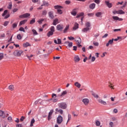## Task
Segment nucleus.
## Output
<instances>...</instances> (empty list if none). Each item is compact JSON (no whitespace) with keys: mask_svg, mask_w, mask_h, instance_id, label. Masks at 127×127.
Masks as SVG:
<instances>
[{"mask_svg":"<svg viewBox=\"0 0 127 127\" xmlns=\"http://www.w3.org/2000/svg\"><path fill=\"white\" fill-rule=\"evenodd\" d=\"M50 31L48 32L47 33L48 37H50L52 35L54 34V32H55V26H51L50 28Z\"/></svg>","mask_w":127,"mask_h":127,"instance_id":"obj_1","label":"nucleus"},{"mask_svg":"<svg viewBox=\"0 0 127 127\" xmlns=\"http://www.w3.org/2000/svg\"><path fill=\"white\" fill-rule=\"evenodd\" d=\"M58 106L63 110H65L67 108V104L65 102H62L58 104Z\"/></svg>","mask_w":127,"mask_h":127,"instance_id":"obj_2","label":"nucleus"},{"mask_svg":"<svg viewBox=\"0 0 127 127\" xmlns=\"http://www.w3.org/2000/svg\"><path fill=\"white\" fill-rule=\"evenodd\" d=\"M54 7L56 9H58V13H59V14H62L63 13L62 10H61V8H63L62 6L60 5H56L54 6Z\"/></svg>","mask_w":127,"mask_h":127,"instance_id":"obj_3","label":"nucleus"},{"mask_svg":"<svg viewBox=\"0 0 127 127\" xmlns=\"http://www.w3.org/2000/svg\"><path fill=\"white\" fill-rule=\"evenodd\" d=\"M63 122V117L61 115H59L57 118V123L58 125H61Z\"/></svg>","mask_w":127,"mask_h":127,"instance_id":"obj_4","label":"nucleus"},{"mask_svg":"<svg viewBox=\"0 0 127 127\" xmlns=\"http://www.w3.org/2000/svg\"><path fill=\"white\" fill-rule=\"evenodd\" d=\"M0 117H1L2 119H4V118L8 117V114L6 113V112H3V111L0 110Z\"/></svg>","mask_w":127,"mask_h":127,"instance_id":"obj_5","label":"nucleus"},{"mask_svg":"<svg viewBox=\"0 0 127 127\" xmlns=\"http://www.w3.org/2000/svg\"><path fill=\"white\" fill-rule=\"evenodd\" d=\"M22 53H23V51H22L16 50L13 53V54L14 56L18 57L20 56Z\"/></svg>","mask_w":127,"mask_h":127,"instance_id":"obj_6","label":"nucleus"},{"mask_svg":"<svg viewBox=\"0 0 127 127\" xmlns=\"http://www.w3.org/2000/svg\"><path fill=\"white\" fill-rule=\"evenodd\" d=\"M82 102L85 106H88L89 105V103H90V100H89L88 98H84L82 99Z\"/></svg>","mask_w":127,"mask_h":127,"instance_id":"obj_7","label":"nucleus"},{"mask_svg":"<svg viewBox=\"0 0 127 127\" xmlns=\"http://www.w3.org/2000/svg\"><path fill=\"white\" fill-rule=\"evenodd\" d=\"M75 41L76 42V43H78V44H81L82 43V40L81 39V38L80 37H77L75 39Z\"/></svg>","mask_w":127,"mask_h":127,"instance_id":"obj_8","label":"nucleus"},{"mask_svg":"<svg viewBox=\"0 0 127 127\" xmlns=\"http://www.w3.org/2000/svg\"><path fill=\"white\" fill-rule=\"evenodd\" d=\"M54 112V111L53 110H51L50 112L49 113V115L48 116V120L49 121H50V120H51V116H52V114H53Z\"/></svg>","mask_w":127,"mask_h":127,"instance_id":"obj_9","label":"nucleus"},{"mask_svg":"<svg viewBox=\"0 0 127 127\" xmlns=\"http://www.w3.org/2000/svg\"><path fill=\"white\" fill-rule=\"evenodd\" d=\"M112 17L114 20H119V21H122V20H124L123 18H119L118 16H113Z\"/></svg>","mask_w":127,"mask_h":127,"instance_id":"obj_10","label":"nucleus"},{"mask_svg":"<svg viewBox=\"0 0 127 127\" xmlns=\"http://www.w3.org/2000/svg\"><path fill=\"white\" fill-rule=\"evenodd\" d=\"M57 30H59V31H62V30L63 29V26L62 25H58L57 26Z\"/></svg>","mask_w":127,"mask_h":127,"instance_id":"obj_11","label":"nucleus"},{"mask_svg":"<svg viewBox=\"0 0 127 127\" xmlns=\"http://www.w3.org/2000/svg\"><path fill=\"white\" fill-rule=\"evenodd\" d=\"M105 3L108 7H109V8H111V7L113 6V4L112 3H110L109 1H105Z\"/></svg>","mask_w":127,"mask_h":127,"instance_id":"obj_12","label":"nucleus"},{"mask_svg":"<svg viewBox=\"0 0 127 127\" xmlns=\"http://www.w3.org/2000/svg\"><path fill=\"white\" fill-rule=\"evenodd\" d=\"M65 44L67 45L68 47H69V48H71V47L73 46V43L72 42L66 41L65 42Z\"/></svg>","mask_w":127,"mask_h":127,"instance_id":"obj_13","label":"nucleus"},{"mask_svg":"<svg viewBox=\"0 0 127 127\" xmlns=\"http://www.w3.org/2000/svg\"><path fill=\"white\" fill-rule=\"evenodd\" d=\"M71 14H72V15H73V16H76V14H77V9H73L71 12Z\"/></svg>","mask_w":127,"mask_h":127,"instance_id":"obj_14","label":"nucleus"},{"mask_svg":"<svg viewBox=\"0 0 127 127\" xmlns=\"http://www.w3.org/2000/svg\"><path fill=\"white\" fill-rule=\"evenodd\" d=\"M53 13L54 12L52 11H50L48 13L49 17H50V18H52V19H53V18H54V15H53Z\"/></svg>","mask_w":127,"mask_h":127,"instance_id":"obj_15","label":"nucleus"},{"mask_svg":"<svg viewBox=\"0 0 127 127\" xmlns=\"http://www.w3.org/2000/svg\"><path fill=\"white\" fill-rule=\"evenodd\" d=\"M113 43H114V39L109 40L108 43L106 44L107 47H109V45H110L111 44H113Z\"/></svg>","mask_w":127,"mask_h":127,"instance_id":"obj_16","label":"nucleus"},{"mask_svg":"<svg viewBox=\"0 0 127 127\" xmlns=\"http://www.w3.org/2000/svg\"><path fill=\"white\" fill-rule=\"evenodd\" d=\"M98 102L100 103V104H101V105H104V106H106V105H107V102H106L105 101H104L102 99H99Z\"/></svg>","mask_w":127,"mask_h":127,"instance_id":"obj_17","label":"nucleus"},{"mask_svg":"<svg viewBox=\"0 0 127 127\" xmlns=\"http://www.w3.org/2000/svg\"><path fill=\"white\" fill-rule=\"evenodd\" d=\"M74 60L75 62H79V61H80V58L79 57V56H75L74 58Z\"/></svg>","mask_w":127,"mask_h":127,"instance_id":"obj_18","label":"nucleus"},{"mask_svg":"<svg viewBox=\"0 0 127 127\" xmlns=\"http://www.w3.org/2000/svg\"><path fill=\"white\" fill-rule=\"evenodd\" d=\"M91 28L89 27H85L82 29V32H87V31H89V30H90Z\"/></svg>","mask_w":127,"mask_h":127,"instance_id":"obj_19","label":"nucleus"},{"mask_svg":"<svg viewBox=\"0 0 127 127\" xmlns=\"http://www.w3.org/2000/svg\"><path fill=\"white\" fill-rule=\"evenodd\" d=\"M96 7V4L95 3H92L89 5V8L91 9H94Z\"/></svg>","mask_w":127,"mask_h":127,"instance_id":"obj_20","label":"nucleus"},{"mask_svg":"<svg viewBox=\"0 0 127 127\" xmlns=\"http://www.w3.org/2000/svg\"><path fill=\"white\" fill-rule=\"evenodd\" d=\"M78 28H79V24L75 23L74 27H73V30H76V29H78Z\"/></svg>","mask_w":127,"mask_h":127,"instance_id":"obj_21","label":"nucleus"},{"mask_svg":"<svg viewBox=\"0 0 127 127\" xmlns=\"http://www.w3.org/2000/svg\"><path fill=\"white\" fill-rule=\"evenodd\" d=\"M27 22V19H25L24 20L21 21L19 23V25L20 26L22 25V24H24Z\"/></svg>","mask_w":127,"mask_h":127,"instance_id":"obj_22","label":"nucleus"},{"mask_svg":"<svg viewBox=\"0 0 127 127\" xmlns=\"http://www.w3.org/2000/svg\"><path fill=\"white\" fill-rule=\"evenodd\" d=\"M59 23V22H58V19H56L54 20L53 24V25H56Z\"/></svg>","mask_w":127,"mask_h":127,"instance_id":"obj_23","label":"nucleus"},{"mask_svg":"<svg viewBox=\"0 0 127 127\" xmlns=\"http://www.w3.org/2000/svg\"><path fill=\"white\" fill-rule=\"evenodd\" d=\"M23 47L26 48V47H28V46H31V45H30V44H29V43L26 42V43L23 44Z\"/></svg>","mask_w":127,"mask_h":127,"instance_id":"obj_24","label":"nucleus"},{"mask_svg":"<svg viewBox=\"0 0 127 127\" xmlns=\"http://www.w3.org/2000/svg\"><path fill=\"white\" fill-rule=\"evenodd\" d=\"M74 86H76V87H77V88H80L81 87V84L78 82H75Z\"/></svg>","mask_w":127,"mask_h":127,"instance_id":"obj_25","label":"nucleus"},{"mask_svg":"<svg viewBox=\"0 0 127 127\" xmlns=\"http://www.w3.org/2000/svg\"><path fill=\"white\" fill-rule=\"evenodd\" d=\"M8 89H9V90H10V91H14V86H13V85H10L9 86Z\"/></svg>","mask_w":127,"mask_h":127,"instance_id":"obj_26","label":"nucleus"},{"mask_svg":"<svg viewBox=\"0 0 127 127\" xmlns=\"http://www.w3.org/2000/svg\"><path fill=\"white\" fill-rule=\"evenodd\" d=\"M85 26H86V27H88V28H90V26H91V23H90V22H86L85 24Z\"/></svg>","mask_w":127,"mask_h":127,"instance_id":"obj_27","label":"nucleus"},{"mask_svg":"<svg viewBox=\"0 0 127 127\" xmlns=\"http://www.w3.org/2000/svg\"><path fill=\"white\" fill-rule=\"evenodd\" d=\"M67 94V91H64L62 92L61 95H58L59 97H63V96H65Z\"/></svg>","mask_w":127,"mask_h":127,"instance_id":"obj_28","label":"nucleus"},{"mask_svg":"<svg viewBox=\"0 0 127 127\" xmlns=\"http://www.w3.org/2000/svg\"><path fill=\"white\" fill-rule=\"evenodd\" d=\"M69 29V25L66 26L64 30V33H66L67 32V30Z\"/></svg>","mask_w":127,"mask_h":127,"instance_id":"obj_29","label":"nucleus"},{"mask_svg":"<svg viewBox=\"0 0 127 127\" xmlns=\"http://www.w3.org/2000/svg\"><path fill=\"white\" fill-rule=\"evenodd\" d=\"M83 15H84L83 12L79 13L77 15L76 17V18H79V17H80L81 16H83Z\"/></svg>","mask_w":127,"mask_h":127,"instance_id":"obj_30","label":"nucleus"},{"mask_svg":"<svg viewBox=\"0 0 127 127\" xmlns=\"http://www.w3.org/2000/svg\"><path fill=\"white\" fill-rule=\"evenodd\" d=\"M12 7V3H11V2H10L8 4L7 8H8V9H11Z\"/></svg>","mask_w":127,"mask_h":127,"instance_id":"obj_31","label":"nucleus"},{"mask_svg":"<svg viewBox=\"0 0 127 127\" xmlns=\"http://www.w3.org/2000/svg\"><path fill=\"white\" fill-rule=\"evenodd\" d=\"M34 123H35V120H34V119H32L30 125V127H33V124H34Z\"/></svg>","mask_w":127,"mask_h":127,"instance_id":"obj_32","label":"nucleus"},{"mask_svg":"<svg viewBox=\"0 0 127 127\" xmlns=\"http://www.w3.org/2000/svg\"><path fill=\"white\" fill-rule=\"evenodd\" d=\"M95 15L97 17H100L102 15V13L101 12H98L95 14Z\"/></svg>","mask_w":127,"mask_h":127,"instance_id":"obj_33","label":"nucleus"},{"mask_svg":"<svg viewBox=\"0 0 127 127\" xmlns=\"http://www.w3.org/2000/svg\"><path fill=\"white\" fill-rule=\"evenodd\" d=\"M43 5H45L46 6H48L49 5V3L47 1H44L43 4L41 5V6H43Z\"/></svg>","mask_w":127,"mask_h":127,"instance_id":"obj_34","label":"nucleus"},{"mask_svg":"<svg viewBox=\"0 0 127 127\" xmlns=\"http://www.w3.org/2000/svg\"><path fill=\"white\" fill-rule=\"evenodd\" d=\"M118 14H125V12L123 10H118Z\"/></svg>","mask_w":127,"mask_h":127,"instance_id":"obj_35","label":"nucleus"},{"mask_svg":"<svg viewBox=\"0 0 127 127\" xmlns=\"http://www.w3.org/2000/svg\"><path fill=\"white\" fill-rule=\"evenodd\" d=\"M33 23H35V18H33L30 22V24H33Z\"/></svg>","mask_w":127,"mask_h":127,"instance_id":"obj_36","label":"nucleus"},{"mask_svg":"<svg viewBox=\"0 0 127 127\" xmlns=\"http://www.w3.org/2000/svg\"><path fill=\"white\" fill-rule=\"evenodd\" d=\"M72 117L70 114H68V120L66 124H68V122L71 120Z\"/></svg>","mask_w":127,"mask_h":127,"instance_id":"obj_37","label":"nucleus"},{"mask_svg":"<svg viewBox=\"0 0 127 127\" xmlns=\"http://www.w3.org/2000/svg\"><path fill=\"white\" fill-rule=\"evenodd\" d=\"M118 40H120V41H122V40H123V39H125L126 37H118Z\"/></svg>","mask_w":127,"mask_h":127,"instance_id":"obj_38","label":"nucleus"},{"mask_svg":"<svg viewBox=\"0 0 127 127\" xmlns=\"http://www.w3.org/2000/svg\"><path fill=\"white\" fill-rule=\"evenodd\" d=\"M17 38L19 40H20V39H21L22 38V36H21V35L20 34H18L17 36Z\"/></svg>","mask_w":127,"mask_h":127,"instance_id":"obj_39","label":"nucleus"},{"mask_svg":"<svg viewBox=\"0 0 127 127\" xmlns=\"http://www.w3.org/2000/svg\"><path fill=\"white\" fill-rule=\"evenodd\" d=\"M100 125H101V123H100L99 121H96V126H97V127H100Z\"/></svg>","mask_w":127,"mask_h":127,"instance_id":"obj_40","label":"nucleus"},{"mask_svg":"<svg viewBox=\"0 0 127 127\" xmlns=\"http://www.w3.org/2000/svg\"><path fill=\"white\" fill-rule=\"evenodd\" d=\"M28 16H30V14L28 13L24 14V17H28Z\"/></svg>","mask_w":127,"mask_h":127,"instance_id":"obj_41","label":"nucleus"},{"mask_svg":"<svg viewBox=\"0 0 127 127\" xmlns=\"http://www.w3.org/2000/svg\"><path fill=\"white\" fill-rule=\"evenodd\" d=\"M17 23H14L12 25V27L13 28H15V27H17Z\"/></svg>","mask_w":127,"mask_h":127,"instance_id":"obj_42","label":"nucleus"},{"mask_svg":"<svg viewBox=\"0 0 127 127\" xmlns=\"http://www.w3.org/2000/svg\"><path fill=\"white\" fill-rule=\"evenodd\" d=\"M44 21V19H41L38 21V23H39V24H41V23H42V22Z\"/></svg>","mask_w":127,"mask_h":127,"instance_id":"obj_43","label":"nucleus"},{"mask_svg":"<svg viewBox=\"0 0 127 127\" xmlns=\"http://www.w3.org/2000/svg\"><path fill=\"white\" fill-rule=\"evenodd\" d=\"M19 31H23V32H25V30H24V28H23V27H21L19 29Z\"/></svg>","mask_w":127,"mask_h":127,"instance_id":"obj_44","label":"nucleus"},{"mask_svg":"<svg viewBox=\"0 0 127 127\" xmlns=\"http://www.w3.org/2000/svg\"><path fill=\"white\" fill-rule=\"evenodd\" d=\"M93 45H94L95 46H99V43L97 42H95L94 41L93 42Z\"/></svg>","mask_w":127,"mask_h":127,"instance_id":"obj_45","label":"nucleus"},{"mask_svg":"<svg viewBox=\"0 0 127 127\" xmlns=\"http://www.w3.org/2000/svg\"><path fill=\"white\" fill-rule=\"evenodd\" d=\"M6 13H7V10H5L4 11L3 13L2 14V16H4L5 14H6Z\"/></svg>","mask_w":127,"mask_h":127,"instance_id":"obj_46","label":"nucleus"},{"mask_svg":"<svg viewBox=\"0 0 127 127\" xmlns=\"http://www.w3.org/2000/svg\"><path fill=\"white\" fill-rule=\"evenodd\" d=\"M8 23H9V22H8V21H6L4 22V26H7V24H8Z\"/></svg>","mask_w":127,"mask_h":127,"instance_id":"obj_47","label":"nucleus"},{"mask_svg":"<svg viewBox=\"0 0 127 127\" xmlns=\"http://www.w3.org/2000/svg\"><path fill=\"white\" fill-rule=\"evenodd\" d=\"M109 127H114V123L111 122L109 123Z\"/></svg>","mask_w":127,"mask_h":127,"instance_id":"obj_48","label":"nucleus"},{"mask_svg":"<svg viewBox=\"0 0 127 127\" xmlns=\"http://www.w3.org/2000/svg\"><path fill=\"white\" fill-rule=\"evenodd\" d=\"M92 95L93 96V97H94V98H99V95H97L95 93H92Z\"/></svg>","mask_w":127,"mask_h":127,"instance_id":"obj_49","label":"nucleus"},{"mask_svg":"<svg viewBox=\"0 0 127 127\" xmlns=\"http://www.w3.org/2000/svg\"><path fill=\"white\" fill-rule=\"evenodd\" d=\"M65 4H70L71 3V1L70 0H66L65 1Z\"/></svg>","mask_w":127,"mask_h":127,"instance_id":"obj_50","label":"nucleus"},{"mask_svg":"<svg viewBox=\"0 0 127 127\" xmlns=\"http://www.w3.org/2000/svg\"><path fill=\"white\" fill-rule=\"evenodd\" d=\"M32 32H33V34H35V35H37V32H36V30L35 29L32 30Z\"/></svg>","mask_w":127,"mask_h":127,"instance_id":"obj_51","label":"nucleus"},{"mask_svg":"<svg viewBox=\"0 0 127 127\" xmlns=\"http://www.w3.org/2000/svg\"><path fill=\"white\" fill-rule=\"evenodd\" d=\"M3 58V54L0 53V60Z\"/></svg>","mask_w":127,"mask_h":127,"instance_id":"obj_52","label":"nucleus"},{"mask_svg":"<svg viewBox=\"0 0 127 127\" xmlns=\"http://www.w3.org/2000/svg\"><path fill=\"white\" fill-rule=\"evenodd\" d=\"M24 119H25V117H23V116H22L21 117V118L20 119V121L21 122H23V121L24 120Z\"/></svg>","mask_w":127,"mask_h":127,"instance_id":"obj_53","label":"nucleus"},{"mask_svg":"<svg viewBox=\"0 0 127 127\" xmlns=\"http://www.w3.org/2000/svg\"><path fill=\"white\" fill-rule=\"evenodd\" d=\"M96 60V58L95 57H91V62H94Z\"/></svg>","mask_w":127,"mask_h":127,"instance_id":"obj_54","label":"nucleus"},{"mask_svg":"<svg viewBox=\"0 0 127 127\" xmlns=\"http://www.w3.org/2000/svg\"><path fill=\"white\" fill-rule=\"evenodd\" d=\"M43 15H46L47 14V11L46 10H44L42 13Z\"/></svg>","mask_w":127,"mask_h":127,"instance_id":"obj_55","label":"nucleus"},{"mask_svg":"<svg viewBox=\"0 0 127 127\" xmlns=\"http://www.w3.org/2000/svg\"><path fill=\"white\" fill-rule=\"evenodd\" d=\"M68 38L69 40H74V39H75V38L72 37H68Z\"/></svg>","mask_w":127,"mask_h":127,"instance_id":"obj_56","label":"nucleus"},{"mask_svg":"<svg viewBox=\"0 0 127 127\" xmlns=\"http://www.w3.org/2000/svg\"><path fill=\"white\" fill-rule=\"evenodd\" d=\"M73 50L74 51H77V46H74L73 47Z\"/></svg>","mask_w":127,"mask_h":127,"instance_id":"obj_57","label":"nucleus"},{"mask_svg":"<svg viewBox=\"0 0 127 127\" xmlns=\"http://www.w3.org/2000/svg\"><path fill=\"white\" fill-rule=\"evenodd\" d=\"M58 44H61V39H58Z\"/></svg>","mask_w":127,"mask_h":127,"instance_id":"obj_58","label":"nucleus"},{"mask_svg":"<svg viewBox=\"0 0 127 127\" xmlns=\"http://www.w3.org/2000/svg\"><path fill=\"white\" fill-rule=\"evenodd\" d=\"M95 14L94 13H88V16H93Z\"/></svg>","mask_w":127,"mask_h":127,"instance_id":"obj_59","label":"nucleus"},{"mask_svg":"<svg viewBox=\"0 0 127 127\" xmlns=\"http://www.w3.org/2000/svg\"><path fill=\"white\" fill-rule=\"evenodd\" d=\"M94 1L97 3V4H99L100 3V0H94Z\"/></svg>","mask_w":127,"mask_h":127,"instance_id":"obj_60","label":"nucleus"},{"mask_svg":"<svg viewBox=\"0 0 127 127\" xmlns=\"http://www.w3.org/2000/svg\"><path fill=\"white\" fill-rule=\"evenodd\" d=\"M7 120H8V121H9V122H11L12 118L11 117H8Z\"/></svg>","mask_w":127,"mask_h":127,"instance_id":"obj_61","label":"nucleus"},{"mask_svg":"<svg viewBox=\"0 0 127 127\" xmlns=\"http://www.w3.org/2000/svg\"><path fill=\"white\" fill-rule=\"evenodd\" d=\"M127 1H126L124 3V5L123 6V7H126L127 6Z\"/></svg>","mask_w":127,"mask_h":127,"instance_id":"obj_62","label":"nucleus"},{"mask_svg":"<svg viewBox=\"0 0 127 127\" xmlns=\"http://www.w3.org/2000/svg\"><path fill=\"white\" fill-rule=\"evenodd\" d=\"M16 127H22V124H17L16 125Z\"/></svg>","mask_w":127,"mask_h":127,"instance_id":"obj_63","label":"nucleus"},{"mask_svg":"<svg viewBox=\"0 0 127 127\" xmlns=\"http://www.w3.org/2000/svg\"><path fill=\"white\" fill-rule=\"evenodd\" d=\"M114 31L115 32H117V31H121V29H115L114 30Z\"/></svg>","mask_w":127,"mask_h":127,"instance_id":"obj_64","label":"nucleus"}]
</instances>
